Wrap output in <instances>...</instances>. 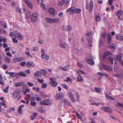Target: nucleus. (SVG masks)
Here are the masks:
<instances>
[{"instance_id":"nucleus-18","label":"nucleus","mask_w":123,"mask_h":123,"mask_svg":"<svg viewBox=\"0 0 123 123\" xmlns=\"http://www.w3.org/2000/svg\"><path fill=\"white\" fill-rule=\"evenodd\" d=\"M24 1L27 4L28 6L30 8L32 9V5L31 3L28 0H24Z\"/></svg>"},{"instance_id":"nucleus-30","label":"nucleus","mask_w":123,"mask_h":123,"mask_svg":"<svg viewBox=\"0 0 123 123\" xmlns=\"http://www.w3.org/2000/svg\"><path fill=\"white\" fill-rule=\"evenodd\" d=\"M24 106V105H20L19 107V108L18 109V112L19 113H20L21 112H22V108Z\"/></svg>"},{"instance_id":"nucleus-6","label":"nucleus","mask_w":123,"mask_h":123,"mask_svg":"<svg viewBox=\"0 0 123 123\" xmlns=\"http://www.w3.org/2000/svg\"><path fill=\"white\" fill-rule=\"evenodd\" d=\"M22 91L24 93V94L25 95L26 94L27 92H30V90L28 89L27 86H24L23 87Z\"/></svg>"},{"instance_id":"nucleus-9","label":"nucleus","mask_w":123,"mask_h":123,"mask_svg":"<svg viewBox=\"0 0 123 123\" xmlns=\"http://www.w3.org/2000/svg\"><path fill=\"white\" fill-rule=\"evenodd\" d=\"M86 60L87 63L89 64L93 65H94L95 63L94 61L92 59H87Z\"/></svg>"},{"instance_id":"nucleus-28","label":"nucleus","mask_w":123,"mask_h":123,"mask_svg":"<svg viewBox=\"0 0 123 123\" xmlns=\"http://www.w3.org/2000/svg\"><path fill=\"white\" fill-rule=\"evenodd\" d=\"M31 16V14L30 12H27L26 14V18L27 19L29 18H30Z\"/></svg>"},{"instance_id":"nucleus-56","label":"nucleus","mask_w":123,"mask_h":123,"mask_svg":"<svg viewBox=\"0 0 123 123\" xmlns=\"http://www.w3.org/2000/svg\"><path fill=\"white\" fill-rule=\"evenodd\" d=\"M12 97L13 98H16L18 96L17 94H15L14 93H13L12 94Z\"/></svg>"},{"instance_id":"nucleus-33","label":"nucleus","mask_w":123,"mask_h":123,"mask_svg":"<svg viewBox=\"0 0 123 123\" xmlns=\"http://www.w3.org/2000/svg\"><path fill=\"white\" fill-rule=\"evenodd\" d=\"M37 114L36 113H34L33 115L31 116V119L32 120H34L36 118V116H37Z\"/></svg>"},{"instance_id":"nucleus-24","label":"nucleus","mask_w":123,"mask_h":123,"mask_svg":"<svg viewBox=\"0 0 123 123\" xmlns=\"http://www.w3.org/2000/svg\"><path fill=\"white\" fill-rule=\"evenodd\" d=\"M81 11V10L78 8L75 9L74 7V12L76 13H80Z\"/></svg>"},{"instance_id":"nucleus-50","label":"nucleus","mask_w":123,"mask_h":123,"mask_svg":"<svg viewBox=\"0 0 123 123\" xmlns=\"http://www.w3.org/2000/svg\"><path fill=\"white\" fill-rule=\"evenodd\" d=\"M97 92H99L100 91V88H99L95 87L94 89Z\"/></svg>"},{"instance_id":"nucleus-61","label":"nucleus","mask_w":123,"mask_h":123,"mask_svg":"<svg viewBox=\"0 0 123 123\" xmlns=\"http://www.w3.org/2000/svg\"><path fill=\"white\" fill-rule=\"evenodd\" d=\"M6 55H7L9 56L10 57L12 56V54L10 53V52H8L6 53Z\"/></svg>"},{"instance_id":"nucleus-29","label":"nucleus","mask_w":123,"mask_h":123,"mask_svg":"<svg viewBox=\"0 0 123 123\" xmlns=\"http://www.w3.org/2000/svg\"><path fill=\"white\" fill-rule=\"evenodd\" d=\"M74 6H73L68 9L66 11L67 12L71 11H73V12H74Z\"/></svg>"},{"instance_id":"nucleus-40","label":"nucleus","mask_w":123,"mask_h":123,"mask_svg":"<svg viewBox=\"0 0 123 123\" xmlns=\"http://www.w3.org/2000/svg\"><path fill=\"white\" fill-rule=\"evenodd\" d=\"M99 47H100L102 46L103 45V42L101 39H100L99 40Z\"/></svg>"},{"instance_id":"nucleus-12","label":"nucleus","mask_w":123,"mask_h":123,"mask_svg":"<svg viewBox=\"0 0 123 123\" xmlns=\"http://www.w3.org/2000/svg\"><path fill=\"white\" fill-rule=\"evenodd\" d=\"M63 103L64 104V106L71 105V104L68 101L64 99L63 100Z\"/></svg>"},{"instance_id":"nucleus-37","label":"nucleus","mask_w":123,"mask_h":123,"mask_svg":"<svg viewBox=\"0 0 123 123\" xmlns=\"http://www.w3.org/2000/svg\"><path fill=\"white\" fill-rule=\"evenodd\" d=\"M75 114L77 117L80 119H81V117L79 113L77 111L75 112Z\"/></svg>"},{"instance_id":"nucleus-32","label":"nucleus","mask_w":123,"mask_h":123,"mask_svg":"<svg viewBox=\"0 0 123 123\" xmlns=\"http://www.w3.org/2000/svg\"><path fill=\"white\" fill-rule=\"evenodd\" d=\"M37 18L35 16H32L31 18V21L32 22H35L37 19Z\"/></svg>"},{"instance_id":"nucleus-35","label":"nucleus","mask_w":123,"mask_h":123,"mask_svg":"<svg viewBox=\"0 0 123 123\" xmlns=\"http://www.w3.org/2000/svg\"><path fill=\"white\" fill-rule=\"evenodd\" d=\"M53 23H59L60 22V20L59 18H53Z\"/></svg>"},{"instance_id":"nucleus-48","label":"nucleus","mask_w":123,"mask_h":123,"mask_svg":"<svg viewBox=\"0 0 123 123\" xmlns=\"http://www.w3.org/2000/svg\"><path fill=\"white\" fill-rule=\"evenodd\" d=\"M18 62L19 61H22L24 60V58L20 57H18Z\"/></svg>"},{"instance_id":"nucleus-36","label":"nucleus","mask_w":123,"mask_h":123,"mask_svg":"<svg viewBox=\"0 0 123 123\" xmlns=\"http://www.w3.org/2000/svg\"><path fill=\"white\" fill-rule=\"evenodd\" d=\"M106 97L107 98L109 99L110 100H114L115 99L112 96H109L108 95H106Z\"/></svg>"},{"instance_id":"nucleus-43","label":"nucleus","mask_w":123,"mask_h":123,"mask_svg":"<svg viewBox=\"0 0 123 123\" xmlns=\"http://www.w3.org/2000/svg\"><path fill=\"white\" fill-rule=\"evenodd\" d=\"M0 104L1 105H2L3 106H4L5 107H6V104L5 102H0Z\"/></svg>"},{"instance_id":"nucleus-11","label":"nucleus","mask_w":123,"mask_h":123,"mask_svg":"<svg viewBox=\"0 0 123 123\" xmlns=\"http://www.w3.org/2000/svg\"><path fill=\"white\" fill-rule=\"evenodd\" d=\"M24 83L23 82H20L14 84V86L15 87H20L24 86Z\"/></svg>"},{"instance_id":"nucleus-8","label":"nucleus","mask_w":123,"mask_h":123,"mask_svg":"<svg viewBox=\"0 0 123 123\" xmlns=\"http://www.w3.org/2000/svg\"><path fill=\"white\" fill-rule=\"evenodd\" d=\"M93 1H91L89 2V11L90 13L92 12V11L93 9Z\"/></svg>"},{"instance_id":"nucleus-23","label":"nucleus","mask_w":123,"mask_h":123,"mask_svg":"<svg viewBox=\"0 0 123 123\" xmlns=\"http://www.w3.org/2000/svg\"><path fill=\"white\" fill-rule=\"evenodd\" d=\"M104 68L106 70L109 71H111L112 70V68L109 66H105Z\"/></svg>"},{"instance_id":"nucleus-7","label":"nucleus","mask_w":123,"mask_h":123,"mask_svg":"<svg viewBox=\"0 0 123 123\" xmlns=\"http://www.w3.org/2000/svg\"><path fill=\"white\" fill-rule=\"evenodd\" d=\"M102 109L104 111L107 112H111V110L110 108L107 107H103L102 108Z\"/></svg>"},{"instance_id":"nucleus-13","label":"nucleus","mask_w":123,"mask_h":123,"mask_svg":"<svg viewBox=\"0 0 123 123\" xmlns=\"http://www.w3.org/2000/svg\"><path fill=\"white\" fill-rule=\"evenodd\" d=\"M111 54V53L109 51H106L103 54V59H105L106 56L108 55H110Z\"/></svg>"},{"instance_id":"nucleus-55","label":"nucleus","mask_w":123,"mask_h":123,"mask_svg":"<svg viewBox=\"0 0 123 123\" xmlns=\"http://www.w3.org/2000/svg\"><path fill=\"white\" fill-rule=\"evenodd\" d=\"M113 1V0H109L108 1L109 3V5L110 6L113 3L112 2Z\"/></svg>"},{"instance_id":"nucleus-27","label":"nucleus","mask_w":123,"mask_h":123,"mask_svg":"<svg viewBox=\"0 0 123 123\" xmlns=\"http://www.w3.org/2000/svg\"><path fill=\"white\" fill-rule=\"evenodd\" d=\"M122 57V55L121 54H120L119 55L117 56L116 59H115V61H116V59L120 61Z\"/></svg>"},{"instance_id":"nucleus-31","label":"nucleus","mask_w":123,"mask_h":123,"mask_svg":"<svg viewBox=\"0 0 123 123\" xmlns=\"http://www.w3.org/2000/svg\"><path fill=\"white\" fill-rule=\"evenodd\" d=\"M49 12L52 14H53L55 13V10L54 9L52 8H50L49 9Z\"/></svg>"},{"instance_id":"nucleus-51","label":"nucleus","mask_w":123,"mask_h":123,"mask_svg":"<svg viewBox=\"0 0 123 123\" xmlns=\"http://www.w3.org/2000/svg\"><path fill=\"white\" fill-rule=\"evenodd\" d=\"M106 33L105 32L101 34V37L103 38H105L106 37Z\"/></svg>"},{"instance_id":"nucleus-53","label":"nucleus","mask_w":123,"mask_h":123,"mask_svg":"<svg viewBox=\"0 0 123 123\" xmlns=\"http://www.w3.org/2000/svg\"><path fill=\"white\" fill-rule=\"evenodd\" d=\"M31 105L32 106H34L36 105V103L35 102H31Z\"/></svg>"},{"instance_id":"nucleus-62","label":"nucleus","mask_w":123,"mask_h":123,"mask_svg":"<svg viewBox=\"0 0 123 123\" xmlns=\"http://www.w3.org/2000/svg\"><path fill=\"white\" fill-rule=\"evenodd\" d=\"M96 19L97 21H99L100 20V17L99 16H97L96 17Z\"/></svg>"},{"instance_id":"nucleus-20","label":"nucleus","mask_w":123,"mask_h":123,"mask_svg":"<svg viewBox=\"0 0 123 123\" xmlns=\"http://www.w3.org/2000/svg\"><path fill=\"white\" fill-rule=\"evenodd\" d=\"M72 29V28L69 25H68L66 27H65L64 29V30L66 31H70Z\"/></svg>"},{"instance_id":"nucleus-57","label":"nucleus","mask_w":123,"mask_h":123,"mask_svg":"<svg viewBox=\"0 0 123 123\" xmlns=\"http://www.w3.org/2000/svg\"><path fill=\"white\" fill-rule=\"evenodd\" d=\"M70 0H64V4H67V5L69 4V2Z\"/></svg>"},{"instance_id":"nucleus-34","label":"nucleus","mask_w":123,"mask_h":123,"mask_svg":"<svg viewBox=\"0 0 123 123\" xmlns=\"http://www.w3.org/2000/svg\"><path fill=\"white\" fill-rule=\"evenodd\" d=\"M9 88V85L6 86L5 89H3V92L6 93H7L8 92Z\"/></svg>"},{"instance_id":"nucleus-21","label":"nucleus","mask_w":123,"mask_h":123,"mask_svg":"<svg viewBox=\"0 0 123 123\" xmlns=\"http://www.w3.org/2000/svg\"><path fill=\"white\" fill-rule=\"evenodd\" d=\"M11 58L9 57H5L4 58V61L6 63H9L10 62Z\"/></svg>"},{"instance_id":"nucleus-16","label":"nucleus","mask_w":123,"mask_h":123,"mask_svg":"<svg viewBox=\"0 0 123 123\" xmlns=\"http://www.w3.org/2000/svg\"><path fill=\"white\" fill-rule=\"evenodd\" d=\"M46 20L49 23H53V18H45Z\"/></svg>"},{"instance_id":"nucleus-52","label":"nucleus","mask_w":123,"mask_h":123,"mask_svg":"<svg viewBox=\"0 0 123 123\" xmlns=\"http://www.w3.org/2000/svg\"><path fill=\"white\" fill-rule=\"evenodd\" d=\"M60 68L61 70H62L64 71H67L68 70V69L66 68L62 67L61 66H60Z\"/></svg>"},{"instance_id":"nucleus-41","label":"nucleus","mask_w":123,"mask_h":123,"mask_svg":"<svg viewBox=\"0 0 123 123\" xmlns=\"http://www.w3.org/2000/svg\"><path fill=\"white\" fill-rule=\"evenodd\" d=\"M32 64L31 62H28L26 63V66L28 67H30L32 65Z\"/></svg>"},{"instance_id":"nucleus-64","label":"nucleus","mask_w":123,"mask_h":123,"mask_svg":"<svg viewBox=\"0 0 123 123\" xmlns=\"http://www.w3.org/2000/svg\"><path fill=\"white\" fill-rule=\"evenodd\" d=\"M47 87V84L46 83H45L43 84L42 85V87L43 88H45Z\"/></svg>"},{"instance_id":"nucleus-1","label":"nucleus","mask_w":123,"mask_h":123,"mask_svg":"<svg viewBox=\"0 0 123 123\" xmlns=\"http://www.w3.org/2000/svg\"><path fill=\"white\" fill-rule=\"evenodd\" d=\"M50 83L51 84L52 86L53 87H56L57 85V82L52 78H50Z\"/></svg>"},{"instance_id":"nucleus-44","label":"nucleus","mask_w":123,"mask_h":123,"mask_svg":"<svg viewBox=\"0 0 123 123\" xmlns=\"http://www.w3.org/2000/svg\"><path fill=\"white\" fill-rule=\"evenodd\" d=\"M37 80L41 84L43 83L44 81L43 79H40L39 78H37Z\"/></svg>"},{"instance_id":"nucleus-15","label":"nucleus","mask_w":123,"mask_h":123,"mask_svg":"<svg viewBox=\"0 0 123 123\" xmlns=\"http://www.w3.org/2000/svg\"><path fill=\"white\" fill-rule=\"evenodd\" d=\"M41 57L43 59L48 60L49 59V57L47 54L45 53H43L41 55Z\"/></svg>"},{"instance_id":"nucleus-63","label":"nucleus","mask_w":123,"mask_h":123,"mask_svg":"<svg viewBox=\"0 0 123 123\" xmlns=\"http://www.w3.org/2000/svg\"><path fill=\"white\" fill-rule=\"evenodd\" d=\"M27 84L30 86H33V84L31 82H27Z\"/></svg>"},{"instance_id":"nucleus-54","label":"nucleus","mask_w":123,"mask_h":123,"mask_svg":"<svg viewBox=\"0 0 123 123\" xmlns=\"http://www.w3.org/2000/svg\"><path fill=\"white\" fill-rule=\"evenodd\" d=\"M38 16V14L37 12H35L34 13L32 14V16H35L37 18V17Z\"/></svg>"},{"instance_id":"nucleus-45","label":"nucleus","mask_w":123,"mask_h":123,"mask_svg":"<svg viewBox=\"0 0 123 123\" xmlns=\"http://www.w3.org/2000/svg\"><path fill=\"white\" fill-rule=\"evenodd\" d=\"M77 80L79 81L82 82L83 81V77H77Z\"/></svg>"},{"instance_id":"nucleus-46","label":"nucleus","mask_w":123,"mask_h":123,"mask_svg":"<svg viewBox=\"0 0 123 123\" xmlns=\"http://www.w3.org/2000/svg\"><path fill=\"white\" fill-rule=\"evenodd\" d=\"M38 110L39 111L42 113L44 112L45 111V110L42 108H40Z\"/></svg>"},{"instance_id":"nucleus-2","label":"nucleus","mask_w":123,"mask_h":123,"mask_svg":"<svg viewBox=\"0 0 123 123\" xmlns=\"http://www.w3.org/2000/svg\"><path fill=\"white\" fill-rule=\"evenodd\" d=\"M68 95L72 102L73 103L75 102L76 100L74 98V95L71 92H69L68 93Z\"/></svg>"},{"instance_id":"nucleus-17","label":"nucleus","mask_w":123,"mask_h":123,"mask_svg":"<svg viewBox=\"0 0 123 123\" xmlns=\"http://www.w3.org/2000/svg\"><path fill=\"white\" fill-rule=\"evenodd\" d=\"M15 37L17 38V37H18L19 39L20 40L23 39V37L20 33H18L15 34Z\"/></svg>"},{"instance_id":"nucleus-10","label":"nucleus","mask_w":123,"mask_h":123,"mask_svg":"<svg viewBox=\"0 0 123 123\" xmlns=\"http://www.w3.org/2000/svg\"><path fill=\"white\" fill-rule=\"evenodd\" d=\"M116 38L118 40L123 41V36L120 34H117L116 35Z\"/></svg>"},{"instance_id":"nucleus-26","label":"nucleus","mask_w":123,"mask_h":123,"mask_svg":"<svg viewBox=\"0 0 123 123\" xmlns=\"http://www.w3.org/2000/svg\"><path fill=\"white\" fill-rule=\"evenodd\" d=\"M40 71V75L42 74L44 76L46 73V71L44 69H42Z\"/></svg>"},{"instance_id":"nucleus-60","label":"nucleus","mask_w":123,"mask_h":123,"mask_svg":"<svg viewBox=\"0 0 123 123\" xmlns=\"http://www.w3.org/2000/svg\"><path fill=\"white\" fill-rule=\"evenodd\" d=\"M26 64V63L25 62H24L20 63V65L22 66H25Z\"/></svg>"},{"instance_id":"nucleus-49","label":"nucleus","mask_w":123,"mask_h":123,"mask_svg":"<svg viewBox=\"0 0 123 123\" xmlns=\"http://www.w3.org/2000/svg\"><path fill=\"white\" fill-rule=\"evenodd\" d=\"M76 97L77 98V99L76 100V101L75 102H76L77 101H78V100H79V96L78 94V92H76Z\"/></svg>"},{"instance_id":"nucleus-4","label":"nucleus","mask_w":123,"mask_h":123,"mask_svg":"<svg viewBox=\"0 0 123 123\" xmlns=\"http://www.w3.org/2000/svg\"><path fill=\"white\" fill-rule=\"evenodd\" d=\"M64 96L63 94L61 92L57 94L55 96V99L57 100L59 99L62 98Z\"/></svg>"},{"instance_id":"nucleus-5","label":"nucleus","mask_w":123,"mask_h":123,"mask_svg":"<svg viewBox=\"0 0 123 123\" xmlns=\"http://www.w3.org/2000/svg\"><path fill=\"white\" fill-rule=\"evenodd\" d=\"M40 104L42 105H50L51 104L49 100H46L44 101H41L40 102Z\"/></svg>"},{"instance_id":"nucleus-59","label":"nucleus","mask_w":123,"mask_h":123,"mask_svg":"<svg viewBox=\"0 0 123 123\" xmlns=\"http://www.w3.org/2000/svg\"><path fill=\"white\" fill-rule=\"evenodd\" d=\"M60 46L62 48H65V46L62 43H60Z\"/></svg>"},{"instance_id":"nucleus-22","label":"nucleus","mask_w":123,"mask_h":123,"mask_svg":"<svg viewBox=\"0 0 123 123\" xmlns=\"http://www.w3.org/2000/svg\"><path fill=\"white\" fill-rule=\"evenodd\" d=\"M18 76H21L25 77L26 76L25 73L23 72H21L19 73H18Z\"/></svg>"},{"instance_id":"nucleus-3","label":"nucleus","mask_w":123,"mask_h":123,"mask_svg":"<svg viewBox=\"0 0 123 123\" xmlns=\"http://www.w3.org/2000/svg\"><path fill=\"white\" fill-rule=\"evenodd\" d=\"M123 12L122 11L120 10L118 11L117 14V15L118 17V19L119 20H121L123 18Z\"/></svg>"},{"instance_id":"nucleus-38","label":"nucleus","mask_w":123,"mask_h":123,"mask_svg":"<svg viewBox=\"0 0 123 123\" xmlns=\"http://www.w3.org/2000/svg\"><path fill=\"white\" fill-rule=\"evenodd\" d=\"M39 71H37L34 74V76L36 77H38V76H40V74Z\"/></svg>"},{"instance_id":"nucleus-42","label":"nucleus","mask_w":123,"mask_h":123,"mask_svg":"<svg viewBox=\"0 0 123 123\" xmlns=\"http://www.w3.org/2000/svg\"><path fill=\"white\" fill-rule=\"evenodd\" d=\"M64 0H63L62 1L58 3V5L59 6H62L63 5H64L65 4L64 3Z\"/></svg>"},{"instance_id":"nucleus-47","label":"nucleus","mask_w":123,"mask_h":123,"mask_svg":"<svg viewBox=\"0 0 123 123\" xmlns=\"http://www.w3.org/2000/svg\"><path fill=\"white\" fill-rule=\"evenodd\" d=\"M109 46L110 47V48L113 49H114L115 48V45L113 44H110L109 45Z\"/></svg>"},{"instance_id":"nucleus-19","label":"nucleus","mask_w":123,"mask_h":123,"mask_svg":"<svg viewBox=\"0 0 123 123\" xmlns=\"http://www.w3.org/2000/svg\"><path fill=\"white\" fill-rule=\"evenodd\" d=\"M10 75L11 77H14V76H17L18 73L13 72H11L10 73Z\"/></svg>"},{"instance_id":"nucleus-58","label":"nucleus","mask_w":123,"mask_h":123,"mask_svg":"<svg viewBox=\"0 0 123 123\" xmlns=\"http://www.w3.org/2000/svg\"><path fill=\"white\" fill-rule=\"evenodd\" d=\"M78 73H81V74H83L84 75H85L86 74V73L85 72L82 71L81 70H80L78 71Z\"/></svg>"},{"instance_id":"nucleus-39","label":"nucleus","mask_w":123,"mask_h":123,"mask_svg":"<svg viewBox=\"0 0 123 123\" xmlns=\"http://www.w3.org/2000/svg\"><path fill=\"white\" fill-rule=\"evenodd\" d=\"M108 59L111 63L112 64H113L114 60L113 58L111 57H110L108 58Z\"/></svg>"},{"instance_id":"nucleus-25","label":"nucleus","mask_w":123,"mask_h":123,"mask_svg":"<svg viewBox=\"0 0 123 123\" xmlns=\"http://www.w3.org/2000/svg\"><path fill=\"white\" fill-rule=\"evenodd\" d=\"M86 40L89 43H92V39L90 37H88L86 38Z\"/></svg>"},{"instance_id":"nucleus-14","label":"nucleus","mask_w":123,"mask_h":123,"mask_svg":"<svg viewBox=\"0 0 123 123\" xmlns=\"http://www.w3.org/2000/svg\"><path fill=\"white\" fill-rule=\"evenodd\" d=\"M111 54V53L109 51H106L103 54V59H105L106 56L108 55H110Z\"/></svg>"}]
</instances>
